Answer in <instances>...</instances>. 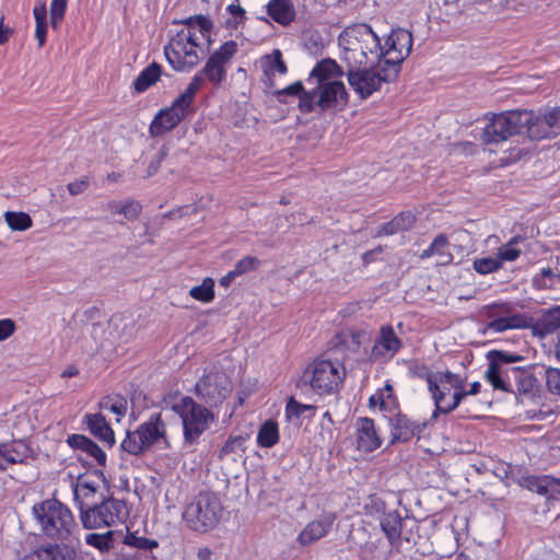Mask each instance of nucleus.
<instances>
[{"label":"nucleus","mask_w":560,"mask_h":560,"mask_svg":"<svg viewBox=\"0 0 560 560\" xmlns=\"http://www.w3.org/2000/svg\"><path fill=\"white\" fill-rule=\"evenodd\" d=\"M341 67L332 59L317 62L310 72L306 83L313 85L299 100V109L304 114L315 110L335 112L347 106L349 94L340 78Z\"/></svg>","instance_id":"nucleus-1"},{"label":"nucleus","mask_w":560,"mask_h":560,"mask_svg":"<svg viewBox=\"0 0 560 560\" xmlns=\"http://www.w3.org/2000/svg\"><path fill=\"white\" fill-rule=\"evenodd\" d=\"M179 26L175 33L170 31L164 55L173 70L189 72L201 59V40L210 36L212 22L196 15L180 21Z\"/></svg>","instance_id":"nucleus-2"},{"label":"nucleus","mask_w":560,"mask_h":560,"mask_svg":"<svg viewBox=\"0 0 560 560\" xmlns=\"http://www.w3.org/2000/svg\"><path fill=\"white\" fill-rule=\"evenodd\" d=\"M33 516L43 534L51 540L79 544L80 528L70 509L60 501L48 499L34 504Z\"/></svg>","instance_id":"nucleus-3"},{"label":"nucleus","mask_w":560,"mask_h":560,"mask_svg":"<svg viewBox=\"0 0 560 560\" xmlns=\"http://www.w3.org/2000/svg\"><path fill=\"white\" fill-rule=\"evenodd\" d=\"M340 59L347 67H363L378 62L380 37L365 23L346 27L338 37Z\"/></svg>","instance_id":"nucleus-4"},{"label":"nucleus","mask_w":560,"mask_h":560,"mask_svg":"<svg viewBox=\"0 0 560 560\" xmlns=\"http://www.w3.org/2000/svg\"><path fill=\"white\" fill-rule=\"evenodd\" d=\"M346 369L339 361L316 359L308 363L295 385L302 392H312L318 396L338 394L346 378Z\"/></svg>","instance_id":"nucleus-5"},{"label":"nucleus","mask_w":560,"mask_h":560,"mask_svg":"<svg viewBox=\"0 0 560 560\" xmlns=\"http://www.w3.org/2000/svg\"><path fill=\"white\" fill-rule=\"evenodd\" d=\"M120 446L131 455H140L152 447L163 451L168 450L171 443L166 434V424L161 413H152L136 430L127 431Z\"/></svg>","instance_id":"nucleus-6"},{"label":"nucleus","mask_w":560,"mask_h":560,"mask_svg":"<svg viewBox=\"0 0 560 560\" xmlns=\"http://www.w3.org/2000/svg\"><path fill=\"white\" fill-rule=\"evenodd\" d=\"M203 85L201 74H195L183 93H180L170 107L161 109L150 124L152 136L163 135L173 128L188 115L197 92Z\"/></svg>","instance_id":"nucleus-7"},{"label":"nucleus","mask_w":560,"mask_h":560,"mask_svg":"<svg viewBox=\"0 0 560 560\" xmlns=\"http://www.w3.org/2000/svg\"><path fill=\"white\" fill-rule=\"evenodd\" d=\"M172 410L180 418L183 439L186 445L198 443L200 436L215 421L214 413L207 407L197 404L191 397H182L173 404Z\"/></svg>","instance_id":"nucleus-8"},{"label":"nucleus","mask_w":560,"mask_h":560,"mask_svg":"<svg viewBox=\"0 0 560 560\" xmlns=\"http://www.w3.org/2000/svg\"><path fill=\"white\" fill-rule=\"evenodd\" d=\"M223 514L219 497L209 491L198 493L183 512V521L188 528L206 533L217 526Z\"/></svg>","instance_id":"nucleus-9"},{"label":"nucleus","mask_w":560,"mask_h":560,"mask_svg":"<svg viewBox=\"0 0 560 560\" xmlns=\"http://www.w3.org/2000/svg\"><path fill=\"white\" fill-rule=\"evenodd\" d=\"M527 110H508L494 114L483 128L482 140L488 143L504 142L515 135H526L530 120Z\"/></svg>","instance_id":"nucleus-10"},{"label":"nucleus","mask_w":560,"mask_h":560,"mask_svg":"<svg viewBox=\"0 0 560 560\" xmlns=\"http://www.w3.org/2000/svg\"><path fill=\"white\" fill-rule=\"evenodd\" d=\"M435 385L436 389H429L435 405L433 417H436L439 412L450 413L465 398L464 378L458 374L450 371L438 372Z\"/></svg>","instance_id":"nucleus-11"},{"label":"nucleus","mask_w":560,"mask_h":560,"mask_svg":"<svg viewBox=\"0 0 560 560\" xmlns=\"http://www.w3.org/2000/svg\"><path fill=\"white\" fill-rule=\"evenodd\" d=\"M388 69L375 62L370 65L369 68L363 67H348L347 80L350 88L360 98H368L374 92L378 91L383 83L394 81L397 77L388 74Z\"/></svg>","instance_id":"nucleus-12"},{"label":"nucleus","mask_w":560,"mask_h":560,"mask_svg":"<svg viewBox=\"0 0 560 560\" xmlns=\"http://www.w3.org/2000/svg\"><path fill=\"white\" fill-rule=\"evenodd\" d=\"M412 34L404 28H397L386 38L384 45L380 44L378 62L388 69V74L398 77L401 62L409 56L412 48Z\"/></svg>","instance_id":"nucleus-13"},{"label":"nucleus","mask_w":560,"mask_h":560,"mask_svg":"<svg viewBox=\"0 0 560 560\" xmlns=\"http://www.w3.org/2000/svg\"><path fill=\"white\" fill-rule=\"evenodd\" d=\"M129 516L125 501L113 497L103 498L92 510L82 515V525L88 528H101L122 524Z\"/></svg>","instance_id":"nucleus-14"},{"label":"nucleus","mask_w":560,"mask_h":560,"mask_svg":"<svg viewBox=\"0 0 560 560\" xmlns=\"http://www.w3.org/2000/svg\"><path fill=\"white\" fill-rule=\"evenodd\" d=\"M488 366L485 371V380L494 390L514 393V376L516 366L512 363L520 359L518 355H510L501 351H490L487 354Z\"/></svg>","instance_id":"nucleus-15"},{"label":"nucleus","mask_w":560,"mask_h":560,"mask_svg":"<svg viewBox=\"0 0 560 560\" xmlns=\"http://www.w3.org/2000/svg\"><path fill=\"white\" fill-rule=\"evenodd\" d=\"M238 51V44L233 40H226L215 48L206 60L201 71V78L208 80L213 86H220L228 78V69L235 55Z\"/></svg>","instance_id":"nucleus-16"},{"label":"nucleus","mask_w":560,"mask_h":560,"mask_svg":"<svg viewBox=\"0 0 560 560\" xmlns=\"http://www.w3.org/2000/svg\"><path fill=\"white\" fill-rule=\"evenodd\" d=\"M481 315L489 319L486 329L492 332H503L509 329H522L529 326V318L525 314L513 313V306L510 303L485 305Z\"/></svg>","instance_id":"nucleus-17"},{"label":"nucleus","mask_w":560,"mask_h":560,"mask_svg":"<svg viewBox=\"0 0 560 560\" xmlns=\"http://www.w3.org/2000/svg\"><path fill=\"white\" fill-rule=\"evenodd\" d=\"M231 385L224 373L210 371L196 384V394L206 404L217 407L230 395Z\"/></svg>","instance_id":"nucleus-18"},{"label":"nucleus","mask_w":560,"mask_h":560,"mask_svg":"<svg viewBox=\"0 0 560 560\" xmlns=\"http://www.w3.org/2000/svg\"><path fill=\"white\" fill-rule=\"evenodd\" d=\"M530 121L527 126V137L530 140H541L560 135V106L546 108L537 113L527 110Z\"/></svg>","instance_id":"nucleus-19"},{"label":"nucleus","mask_w":560,"mask_h":560,"mask_svg":"<svg viewBox=\"0 0 560 560\" xmlns=\"http://www.w3.org/2000/svg\"><path fill=\"white\" fill-rule=\"evenodd\" d=\"M73 498L82 521V515L92 510L104 498V493L96 480L84 476L78 479L73 488Z\"/></svg>","instance_id":"nucleus-20"},{"label":"nucleus","mask_w":560,"mask_h":560,"mask_svg":"<svg viewBox=\"0 0 560 560\" xmlns=\"http://www.w3.org/2000/svg\"><path fill=\"white\" fill-rule=\"evenodd\" d=\"M75 544L47 542L23 555L20 560H75Z\"/></svg>","instance_id":"nucleus-21"},{"label":"nucleus","mask_w":560,"mask_h":560,"mask_svg":"<svg viewBox=\"0 0 560 560\" xmlns=\"http://www.w3.org/2000/svg\"><path fill=\"white\" fill-rule=\"evenodd\" d=\"M354 441L357 450L363 453H371L377 450L383 439L373 419L361 417L354 423Z\"/></svg>","instance_id":"nucleus-22"},{"label":"nucleus","mask_w":560,"mask_h":560,"mask_svg":"<svg viewBox=\"0 0 560 560\" xmlns=\"http://www.w3.org/2000/svg\"><path fill=\"white\" fill-rule=\"evenodd\" d=\"M335 521V513L327 512L320 514L317 518L306 524L296 538L298 542L301 546H310L318 541L328 534Z\"/></svg>","instance_id":"nucleus-23"},{"label":"nucleus","mask_w":560,"mask_h":560,"mask_svg":"<svg viewBox=\"0 0 560 560\" xmlns=\"http://www.w3.org/2000/svg\"><path fill=\"white\" fill-rule=\"evenodd\" d=\"M390 429V443L408 442L416 434L422 431L423 425L417 421L410 420L406 415L400 411L386 416Z\"/></svg>","instance_id":"nucleus-24"},{"label":"nucleus","mask_w":560,"mask_h":560,"mask_svg":"<svg viewBox=\"0 0 560 560\" xmlns=\"http://www.w3.org/2000/svg\"><path fill=\"white\" fill-rule=\"evenodd\" d=\"M401 342L395 334L393 327L383 326L380 336L376 338L372 355L375 359H392L400 349Z\"/></svg>","instance_id":"nucleus-25"},{"label":"nucleus","mask_w":560,"mask_h":560,"mask_svg":"<svg viewBox=\"0 0 560 560\" xmlns=\"http://www.w3.org/2000/svg\"><path fill=\"white\" fill-rule=\"evenodd\" d=\"M30 448L22 440L0 443V470L14 464H22L28 457Z\"/></svg>","instance_id":"nucleus-26"},{"label":"nucleus","mask_w":560,"mask_h":560,"mask_svg":"<svg viewBox=\"0 0 560 560\" xmlns=\"http://www.w3.org/2000/svg\"><path fill=\"white\" fill-rule=\"evenodd\" d=\"M376 406L384 412L385 417L399 411V402L389 381L369 398V407L375 408Z\"/></svg>","instance_id":"nucleus-27"},{"label":"nucleus","mask_w":560,"mask_h":560,"mask_svg":"<svg viewBox=\"0 0 560 560\" xmlns=\"http://www.w3.org/2000/svg\"><path fill=\"white\" fill-rule=\"evenodd\" d=\"M85 422L90 432L104 444L109 447L115 444L114 431L102 413L86 415Z\"/></svg>","instance_id":"nucleus-28"},{"label":"nucleus","mask_w":560,"mask_h":560,"mask_svg":"<svg viewBox=\"0 0 560 560\" xmlns=\"http://www.w3.org/2000/svg\"><path fill=\"white\" fill-rule=\"evenodd\" d=\"M527 488L548 499H557V491L560 486V479L551 476L529 477L526 479Z\"/></svg>","instance_id":"nucleus-29"},{"label":"nucleus","mask_w":560,"mask_h":560,"mask_svg":"<svg viewBox=\"0 0 560 560\" xmlns=\"http://www.w3.org/2000/svg\"><path fill=\"white\" fill-rule=\"evenodd\" d=\"M267 12L273 21L281 25H289L295 18V10L291 0H270Z\"/></svg>","instance_id":"nucleus-30"},{"label":"nucleus","mask_w":560,"mask_h":560,"mask_svg":"<svg viewBox=\"0 0 560 560\" xmlns=\"http://www.w3.org/2000/svg\"><path fill=\"white\" fill-rule=\"evenodd\" d=\"M514 393H518L520 395L535 396L538 392V381L534 376V374L524 369L516 366L515 376H514Z\"/></svg>","instance_id":"nucleus-31"},{"label":"nucleus","mask_w":560,"mask_h":560,"mask_svg":"<svg viewBox=\"0 0 560 560\" xmlns=\"http://www.w3.org/2000/svg\"><path fill=\"white\" fill-rule=\"evenodd\" d=\"M258 66L269 79L275 77L276 73L285 74L288 72V68L282 60V52L279 49H275L271 54L260 57Z\"/></svg>","instance_id":"nucleus-32"},{"label":"nucleus","mask_w":560,"mask_h":560,"mask_svg":"<svg viewBox=\"0 0 560 560\" xmlns=\"http://www.w3.org/2000/svg\"><path fill=\"white\" fill-rule=\"evenodd\" d=\"M448 240L445 235H438L431 245L420 254L421 259H428L432 256L440 258L441 265H447L453 260V255L447 250Z\"/></svg>","instance_id":"nucleus-33"},{"label":"nucleus","mask_w":560,"mask_h":560,"mask_svg":"<svg viewBox=\"0 0 560 560\" xmlns=\"http://www.w3.org/2000/svg\"><path fill=\"white\" fill-rule=\"evenodd\" d=\"M382 530L386 535L389 546H393L401 535V517L398 512L385 513L380 521Z\"/></svg>","instance_id":"nucleus-34"},{"label":"nucleus","mask_w":560,"mask_h":560,"mask_svg":"<svg viewBox=\"0 0 560 560\" xmlns=\"http://www.w3.org/2000/svg\"><path fill=\"white\" fill-rule=\"evenodd\" d=\"M560 328V306H553L542 312L538 318L535 329L546 336Z\"/></svg>","instance_id":"nucleus-35"},{"label":"nucleus","mask_w":560,"mask_h":560,"mask_svg":"<svg viewBox=\"0 0 560 560\" xmlns=\"http://www.w3.org/2000/svg\"><path fill=\"white\" fill-rule=\"evenodd\" d=\"M415 223V215L410 211L397 214L390 222L385 223L380 233L393 235L398 232L408 231Z\"/></svg>","instance_id":"nucleus-36"},{"label":"nucleus","mask_w":560,"mask_h":560,"mask_svg":"<svg viewBox=\"0 0 560 560\" xmlns=\"http://www.w3.org/2000/svg\"><path fill=\"white\" fill-rule=\"evenodd\" d=\"M161 75V67L153 62L143 69L133 82L135 90L139 93L148 90Z\"/></svg>","instance_id":"nucleus-37"},{"label":"nucleus","mask_w":560,"mask_h":560,"mask_svg":"<svg viewBox=\"0 0 560 560\" xmlns=\"http://www.w3.org/2000/svg\"><path fill=\"white\" fill-rule=\"evenodd\" d=\"M256 441L260 447L265 448L276 445L279 441L278 424L272 420L264 422L258 430Z\"/></svg>","instance_id":"nucleus-38"},{"label":"nucleus","mask_w":560,"mask_h":560,"mask_svg":"<svg viewBox=\"0 0 560 560\" xmlns=\"http://www.w3.org/2000/svg\"><path fill=\"white\" fill-rule=\"evenodd\" d=\"M560 282V272L550 267L541 268L532 278V284L536 290H549Z\"/></svg>","instance_id":"nucleus-39"},{"label":"nucleus","mask_w":560,"mask_h":560,"mask_svg":"<svg viewBox=\"0 0 560 560\" xmlns=\"http://www.w3.org/2000/svg\"><path fill=\"white\" fill-rule=\"evenodd\" d=\"M249 439V434H238L230 436L222 448L220 450V457L225 456H242L246 450V442Z\"/></svg>","instance_id":"nucleus-40"},{"label":"nucleus","mask_w":560,"mask_h":560,"mask_svg":"<svg viewBox=\"0 0 560 560\" xmlns=\"http://www.w3.org/2000/svg\"><path fill=\"white\" fill-rule=\"evenodd\" d=\"M523 241L521 236H513L509 242L498 248V258L503 266L504 262H512L518 259L522 249L518 244Z\"/></svg>","instance_id":"nucleus-41"},{"label":"nucleus","mask_w":560,"mask_h":560,"mask_svg":"<svg viewBox=\"0 0 560 560\" xmlns=\"http://www.w3.org/2000/svg\"><path fill=\"white\" fill-rule=\"evenodd\" d=\"M189 295L201 303H210L215 298L214 280L212 278H205L201 284L192 287L189 290Z\"/></svg>","instance_id":"nucleus-42"},{"label":"nucleus","mask_w":560,"mask_h":560,"mask_svg":"<svg viewBox=\"0 0 560 560\" xmlns=\"http://www.w3.org/2000/svg\"><path fill=\"white\" fill-rule=\"evenodd\" d=\"M107 209L114 214H122L127 220H135L140 214L141 206L135 200L125 203L113 200L107 203Z\"/></svg>","instance_id":"nucleus-43"},{"label":"nucleus","mask_w":560,"mask_h":560,"mask_svg":"<svg viewBox=\"0 0 560 560\" xmlns=\"http://www.w3.org/2000/svg\"><path fill=\"white\" fill-rule=\"evenodd\" d=\"M100 407L103 410H108L117 416V420L125 417L128 409L127 399L119 395L107 396L100 402Z\"/></svg>","instance_id":"nucleus-44"},{"label":"nucleus","mask_w":560,"mask_h":560,"mask_svg":"<svg viewBox=\"0 0 560 560\" xmlns=\"http://www.w3.org/2000/svg\"><path fill=\"white\" fill-rule=\"evenodd\" d=\"M85 542L98 549L101 552H107L114 547V533L109 530L105 534H88L85 536Z\"/></svg>","instance_id":"nucleus-45"},{"label":"nucleus","mask_w":560,"mask_h":560,"mask_svg":"<svg viewBox=\"0 0 560 560\" xmlns=\"http://www.w3.org/2000/svg\"><path fill=\"white\" fill-rule=\"evenodd\" d=\"M4 219L12 231H26L33 224L31 217L25 212L7 211Z\"/></svg>","instance_id":"nucleus-46"},{"label":"nucleus","mask_w":560,"mask_h":560,"mask_svg":"<svg viewBox=\"0 0 560 560\" xmlns=\"http://www.w3.org/2000/svg\"><path fill=\"white\" fill-rule=\"evenodd\" d=\"M33 14L36 22L35 37L38 40V46L43 47L46 42L47 33V12L45 5L35 7L33 10Z\"/></svg>","instance_id":"nucleus-47"},{"label":"nucleus","mask_w":560,"mask_h":560,"mask_svg":"<svg viewBox=\"0 0 560 560\" xmlns=\"http://www.w3.org/2000/svg\"><path fill=\"white\" fill-rule=\"evenodd\" d=\"M474 270L479 275H489L497 272L502 268V265L498 258L487 256V257H480L476 258L472 262Z\"/></svg>","instance_id":"nucleus-48"},{"label":"nucleus","mask_w":560,"mask_h":560,"mask_svg":"<svg viewBox=\"0 0 560 560\" xmlns=\"http://www.w3.org/2000/svg\"><path fill=\"white\" fill-rule=\"evenodd\" d=\"M315 409L316 407L313 405L301 404L294 398H290L285 405L284 415L288 421H292L294 419H299L306 411L314 412Z\"/></svg>","instance_id":"nucleus-49"},{"label":"nucleus","mask_w":560,"mask_h":560,"mask_svg":"<svg viewBox=\"0 0 560 560\" xmlns=\"http://www.w3.org/2000/svg\"><path fill=\"white\" fill-rule=\"evenodd\" d=\"M392 546H384V544L377 539L375 541H368L365 545V552L370 555V560H387Z\"/></svg>","instance_id":"nucleus-50"},{"label":"nucleus","mask_w":560,"mask_h":560,"mask_svg":"<svg viewBox=\"0 0 560 560\" xmlns=\"http://www.w3.org/2000/svg\"><path fill=\"white\" fill-rule=\"evenodd\" d=\"M410 373L412 376L423 380L427 382L428 389H436L435 385V377L438 375V372H432L427 365L424 364H417L412 368H410Z\"/></svg>","instance_id":"nucleus-51"},{"label":"nucleus","mask_w":560,"mask_h":560,"mask_svg":"<svg viewBox=\"0 0 560 560\" xmlns=\"http://www.w3.org/2000/svg\"><path fill=\"white\" fill-rule=\"evenodd\" d=\"M125 544L144 551L152 550L158 547V542L155 540L145 537H138L133 534H128L125 537Z\"/></svg>","instance_id":"nucleus-52"},{"label":"nucleus","mask_w":560,"mask_h":560,"mask_svg":"<svg viewBox=\"0 0 560 560\" xmlns=\"http://www.w3.org/2000/svg\"><path fill=\"white\" fill-rule=\"evenodd\" d=\"M68 0H51L50 3V22L52 27H57L63 19L67 10Z\"/></svg>","instance_id":"nucleus-53"},{"label":"nucleus","mask_w":560,"mask_h":560,"mask_svg":"<svg viewBox=\"0 0 560 560\" xmlns=\"http://www.w3.org/2000/svg\"><path fill=\"white\" fill-rule=\"evenodd\" d=\"M259 260L253 256H246L238 260L233 269L234 273L238 277L250 270H255L259 266Z\"/></svg>","instance_id":"nucleus-54"},{"label":"nucleus","mask_w":560,"mask_h":560,"mask_svg":"<svg viewBox=\"0 0 560 560\" xmlns=\"http://www.w3.org/2000/svg\"><path fill=\"white\" fill-rule=\"evenodd\" d=\"M83 453L90 456L98 466H105L106 454L105 452L92 440H90L88 447L84 448Z\"/></svg>","instance_id":"nucleus-55"},{"label":"nucleus","mask_w":560,"mask_h":560,"mask_svg":"<svg viewBox=\"0 0 560 560\" xmlns=\"http://www.w3.org/2000/svg\"><path fill=\"white\" fill-rule=\"evenodd\" d=\"M546 384L552 394L560 395V369L549 368L546 370Z\"/></svg>","instance_id":"nucleus-56"},{"label":"nucleus","mask_w":560,"mask_h":560,"mask_svg":"<svg viewBox=\"0 0 560 560\" xmlns=\"http://www.w3.org/2000/svg\"><path fill=\"white\" fill-rule=\"evenodd\" d=\"M304 92H307V90L304 89L301 81H296V82L288 85L287 88L278 91L277 94L279 97L282 95H292V96L298 95L299 98L301 100V95L304 94Z\"/></svg>","instance_id":"nucleus-57"},{"label":"nucleus","mask_w":560,"mask_h":560,"mask_svg":"<svg viewBox=\"0 0 560 560\" xmlns=\"http://www.w3.org/2000/svg\"><path fill=\"white\" fill-rule=\"evenodd\" d=\"M67 442L72 448L83 452L88 447L90 439L81 434H72L68 436Z\"/></svg>","instance_id":"nucleus-58"},{"label":"nucleus","mask_w":560,"mask_h":560,"mask_svg":"<svg viewBox=\"0 0 560 560\" xmlns=\"http://www.w3.org/2000/svg\"><path fill=\"white\" fill-rule=\"evenodd\" d=\"M15 330V324L10 318L0 319V341L11 337Z\"/></svg>","instance_id":"nucleus-59"},{"label":"nucleus","mask_w":560,"mask_h":560,"mask_svg":"<svg viewBox=\"0 0 560 560\" xmlns=\"http://www.w3.org/2000/svg\"><path fill=\"white\" fill-rule=\"evenodd\" d=\"M88 187L89 180L86 178L78 179L68 184V190L72 196L82 194Z\"/></svg>","instance_id":"nucleus-60"},{"label":"nucleus","mask_w":560,"mask_h":560,"mask_svg":"<svg viewBox=\"0 0 560 560\" xmlns=\"http://www.w3.org/2000/svg\"><path fill=\"white\" fill-rule=\"evenodd\" d=\"M195 210H196V208L192 206H185L175 211H171V212L166 213L165 217L171 218V219L176 218V217H183V215L189 214L190 212H194Z\"/></svg>","instance_id":"nucleus-61"},{"label":"nucleus","mask_w":560,"mask_h":560,"mask_svg":"<svg viewBox=\"0 0 560 560\" xmlns=\"http://www.w3.org/2000/svg\"><path fill=\"white\" fill-rule=\"evenodd\" d=\"M12 28L4 25L3 18L0 19V45H3L8 42L9 37L12 34Z\"/></svg>","instance_id":"nucleus-62"},{"label":"nucleus","mask_w":560,"mask_h":560,"mask_svg":"<svg viewBox=\"0 0 560 560\" xmlns=\"http://www.w3.org/2000/svg\"><path fill=\"white\" fill-rule=\"evenodd\" d=\"M332 417L330 415L329 411H326L324 415H323V420H322V428L323 430H326L328 435H329V439H331V435H332V431H331V425H332Z\"/></svg>","instance_id":"nucleus-63"},{"label":"nucleus","mask_w":560,"mask_h":560,"mask_svg":"<svg viewBox=\"0 0 560 560\" xmlns=\"http://www.w3.org/2000/svg\"><path fill=\"white\" fill-rule=\"evenodd\" d=\"M211 555H212V551L210 548H208V547L200 548L197 552V559L198 560H210Z\"/></svg>","instance_id":"nucleus-64"}]
</instances>
